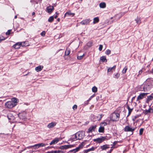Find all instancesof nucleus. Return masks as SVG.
Returning <instances> with one entry per match:
<instances>
[{
	"label": "nucleus",
	"instance_id": "nucleus-40",
	"mask_svg": "<svg viewBox=\"0 0 153 153\" xmlns=\"http://www.w3.org/2000/svg\"><path fill=\"white\" fill-rule=\"evenodd\" d=\"M84 56H85V54L84 53V54H83L82 55H81L80 56H77V59L79 60L81 59H82V58Z\"/></svg>",
	"mask_w": 153,
	"mask_h": 153
},
{
	"label": "nucleus",
	"instance_id": "nucleus-44",
	"mask_svg": "<svg viewBox=\"0 0 153 153\" xmlns=\"http://www.w3.org/2000/svg\"><path fill=\"white\" fill-rule=\"evenodd\" d=\"M111 53V51L109 49H107L106 50L105 53L107 55H109Z\"/></svg>",
	"mask_w": 153,
	"mask_h": 153
},
{
	"label": "nucleus",
	"instance_id": "nucleus-62",
	"mask_svg": "<svg viewBox=\"0 0 153 153\" xmlns=\"http://www.w3.org/2000/svg\"><path fill=\"white\" fill-rule=\"evenodd\" d=\"M91 98H89L88 100H88V101L89 102V101H90V100H91Z\"/></svg>",
	"mask_w": 153,
	"mask_h": 153
},
{
	"label": "nucleus",
	"instance_id": "nucleus-6",
	"mask_svg": "<svg viewBox=\"0 0 153 153\" xmlns=\"http://www.w3.org/2000/svg\"><path fill=\"white\" fill-rule=\"evenodd\" d=\"M46 145V144L43 143H41L36 144L33 146H30L28 147V148H33L34 149H37L41 147L45 146Z\"/></svg>",
	"mask_w": 153,
	"mask_h": 153
},
{
	"label": "nucleus",
	"instance_id": "nucleus-47",
	"mask_svg": "<svg viewBox=\"0 0 153 153\" xmlns=\"http://www.w3.org/2000/svg\"><path fill=\"white\" fill-rule=\"evenodd\" d=\"M103 48L102 45H99V50L100 51H101L102 50Z\"/></svg>",
	"mask_w": 153,
	"mask_h": 153
},
{
	"label": "nucleus",
	"instance_id": "nucleus-21",
	"mask_svg": "<svg viewBox=\"0 0 153 153\" xmlns=\"http://www.w3.org/2000/svg\"><path fill=\"white\" fill-rule=\"evenodd\" d=\"M116 68V66L114 65L112 67L109 68L107 70L108 74H110V72L112 70H114Z\"/></svg>",
	"mask_w": 153,
	"mask_h": 153
},
{
	"label": "nucleus",
	"instance_id": "nucleus-46",
	"mask_svg": "<svg viewBox=\"0 0 153 153\" xmlns=\"http://www.w3.org/2000/svg\"><path fill=\"white\" fill-rule=\"evenodd\" d=\"M73 109L74 110H75L77 109V105H74L72 107Z\"/></svg>",
	"mask_w": 153,
	"mask_h": 153
},
{
	"label": "nucleus",
	"instance_id": "nucleus-17",
	"mask_svg": "<svg viewBox=\"0 0 153 153\" xmlns=\"http://www.w3.org/2000/svg\"><path fill=\"white\" fill-rule=\"evenodd\" d=\"M72 146V145H64L60 146L59 148L61 149H67L69 148H71Z\"/></svg>",
	"mask_w": 153,
	"mask_h": 153
},
{
	"label": "nucleus",
	"instance_id": "nucleus-45",
	"mask_svg": "<svg viewBox=\"0 0 153 153\" xmlns=\"http://www.w3.org/2000/svg\"><path fill=\"white\" fill-rule=\"evenodd\" d=\"M5 39V38L2 36H0V42H1L2 41L4 40Z\"/></svg>",
	"mask_w": 153,
	"mask_h": 153
},
{
	"label": "nucleus",
	"instance_id": "nucleus-55",
	"mask_svg": "<svg viewBox=\"0 0 153 153\" xmlns=\"http://www.w3.org/2000/svg\"><path fill=\"white\" fill-rule=\"evenodd\" d=\"M102 123L103 124L104 126H106L107 125V123L105 122H104V123Z\"/></svg>",
	"mask_w": 153,
	"mask_h": 153
},
{
	"label": "nucleus",
	"instance_id": "nucleus-2",
	"mask_svg": "<svg viewBox=\"0 0 153 153\" xmlns=\"http://www.w3.org/2000/svg\"><path fill=\"white\" fill-rule=\"evenodd\" d=\"M85 132L83 131H79L75 134V137H77L78 140H81L85 136Z\"/></svg>",
	"mask_w": 153,
	"mask_h": 153
},
{
	"label": "nucleus",
	"instance_id": "nucleus-32",
	"mask_svg": "<svg viewBox=\"0 0 153 153\" xmlns=\"http://www.w3.org/2000/svg\"><path fill=\"white\" fill-rule=\"evenodd\" d=\"M93 23L94 24L98 23L99 21V19L98 17H95L93 19Z\"/></svg>",
	"mask_w": 153,
	"mask_h": 153
},
{
	"label": "nucleus",
	"instance_id": "nucleus-60",
	"mask_svg": "<svg viewBox=\"0 0 153 153\" xmlns=\"http://www.w3.org/2000/svg\"><path fill=\"white\" fill-rule=\"evenodd\" d=\"M135 97H134L132 98V100H134L135 98Z\"/></svg>",
	"mask_w": 153,
	"mask_h": 153
},
{
	"label": "nucleus",
	"instance_id": "nucleus-23",
	"mask_svg": "<svg viewBox=\"0 0 153 153\" xmlns=\"http://www.w3.org/2000/svg\"><path fill=\"white\" fill-rule=\"evenodd\" d=\"M43 68V66L39 65L36 67L35 70L37 72H39L41 71Z\"/></svg>",
	"mask_w": 153,
	"mask_h": 153
},
{
	"label": "nucleus",
	"instance_id": "nucleus-26",
	"mask_svg": "<svg viewBox=\"0 0 153 153\" xmlns=\"http://www.w3.org/2000/svg\"><path fill=\"white\" fill-rule=\"evenodd\" d=\"M127 108L128 110V115L127 116V117H128L131 114L132 111L133 109V108H130L129 106L128 105H127Z\"/></svg>",
	"mask_w": 153,
	"mask_h": 153
},
{
	"label": "nucleus",
	"instance_id": "nucleus-37",
	"mask_svg": "<svg viewBox=\"0 0 153 153\" xmlns=\"http://www.w3.org/2000/svg\"><path fill=\"white\" fill-rule=\"evenodd\" d=\"M53 19H54V17L53 16H51L48 19V21L49 22H52L53 21Z\"/></svg>",
	"mask_w": 153,
	"mask_h": 153
},
{
	"label": "nucleus",
	"instance_id": "nucleus-53",
	"mask_svg": "<svg viewBox=\"0 0 153 153\" xmlns=\"http://www.w3.org/2000/svg\"><path fill=\"white\" fill-rule=\"evenodd\" d=\"M117 142H118L117 141H115L113 143V144H111V145H113V146H115V145L117 143Z\"/></svg>",
	"mask_w": 153,
	"mask_h": 153
},
{
	"label": "nucleus",
	"instance_id": "nucleus-5",
	"mask_svg": "<svg viewBox=\"0 0 153 153\" xmlns=\"http://www.w3.org/2000/svg\"><path fill=\"white\" fill-rule=\"evenodd\" d=\"M150 86L148 84H145L143 86L142 85L140 87V91H147L150 89Z\"/></svg>",
	"mask_w": 153,
	"mask_h": 153
},
{
	"label": "nucleus",
	"instance_id": "nucleus-15",
	"mask_svg": "<svg viewBox=\"0 0 153 153\" xmlns=\"http://www.w3.org/2000/svg\"><path fill=\"white\" fill-rule=\"evenodd\" d=\"M7 117L10 122L13 121L15 119V117L11 114H8Z\"/></svg>",
	"mask_w": 153,
	"mask_h": 153
},
{
	"label": "nucleus",
	"instance_id": "nucleus-36",
	"mask_svg": "<svg viewBox=\"0 0 153 153\" xmlns=\"http://www.w3.org/2000/svg\"><path fill=\"white\" fill-rule=\"evenodd\" d=\"M92 91L93 92H97V87H96L95 86H94L93 87V88L92 89Z\"/></svg>",
	"mask_w": 153,
	"mask_h": 153
},
{
	"label": "nucleus",
	"instance_id": "nucleus-50",
	"mask_svg": "<svg viewBox=\"0 0 153 153\" xmlns=\"http://www.w3.org/2000/svg\"><path fill=\"white\" fill-rule=\"evenodd\" d=\"M41 35L43 36H44L45 34V31H43L40 34Z\"/></svg>",
	"mask_w": 153,
	"mask_h": 153
},
{
	"label": "nucleus",
	"instance_id": "nucleus-28",
	"mask_svg": "<svg viewBox=\"0 0 153 153\" xmlns=\"http://www.w3.org/2000/svg\"><path fill=\"white\" fill-rule=\"evenodd\" d=\"M99 6L101 8H105L106 6V4L104 2L100 3Z\"/></svg>",
	"mask_w": 153,
	"mask_h": 153
},
{
	"label": "nucleus",
	"instance_id": "nucleus-9",
	"mask_svg": "<svg viewBox=\"0 0 153 153\" xmlns=\"http://www.w3.org/2000/svg\"><path fill=\"white\" fill-rule=\"evenodd\" d=\"M97 126L96 125L91 126L88 129V131H87V133H90L93 131H94L96 128Z\"/></svg>",
	"mask_w": 153,
	"mask_h": 153
},
{
	"label": "nucleus",
	"instance_id": "nucleus-38",
	"mask_svg": "<svg viewBox=\"0 0 153 153\" xmlns=\"http://www.w3.org/2000/svg\"><path fill=\"white\" fill-rule=\"evenodd\" d=\"M127 69V66H125L122 71V73L123 74L126 73Z\"/></svg>",
	"mask_w": 153,
	"mask_h": 153
},
{
	"label": "nucleus",
	"instance_id": "nucleus-7",
	"mask_svg": "<svg viewBox=\"0 0 153 153\" xmlns=\"http://www.w3.org/2000/svg\"><path fill=\"white\" fill-rule=\"evenodd\" d=\"M18 117L20 119L22 120L25 119L26 117V112L23 111L19 113L18 114Z\"/></svg>",
	"mask_w": 153,
	"mask_h": 153
},
{
	"label": "nucleus",
	"instance_id": "nucleus-30",
	"mask_svg": "<svg viewBox=\"0 0 153 153\" xmlns=\"http://www.w3.org/2000/svg\"><path fill=\"white\" fill-rule=\"evenodd\" d=\"M100 60H101L102 62H106L107 61L106 56H105L101 57L100 58Z\"/></svg>",
	"mask_w": 153,
	"mask_h": 153
},
{
	"label": "nucleus",
	"instance_id": "nucleus-42",
	"mask_svg": "<svg viewBox=\"0 0 153 153\" xmlns=\"http://www.w3.org/2000/svg\"><path fill=\"white\" fill-rule=\"evenodd\" d=\"M94 149H95V148L94 147H92L91 148L87 149L86 150V151L87 152H89L90 151H94Z\"/></svg>",
	"mask_w": 153,
	"mask_h": 153
},
{
	"label": "nucleus",
	"instance_id": "nucleus-51",
	"mask_svg": "<svg viewBox=\"0 0 153 153\" xmlns=\"http://www.w3.org/2000/svg\"><path fill=\"white\" fill-rule=\"evenodd\" d=\"M89 102L87 100L86 101L84 104V105L85 106L88 105L89 103Z\"/></svg>",
	"mask_w": 153,
	"mask_h": 153
},
{
	"label": "nucleus",
	"instance_id": "nucleus-31",
	"mask_svg": "<svg viewBox=\"0 0 153 153\" xmlns=\"http://www.w3.org/2000/svg\"><path fill=\"white\" fill-rule=\"evenodd\" d=\"M135 20L137 24L140 25L141 23V20L140 18L137 17V19H135Z\"/></svg>",
	"mask_w": 153,
	"mask_h": 153
},
{
	"label": "nucleus",
	"instance_id": "nucleus-63",
	"mask_svg": "<svg viewBox=\"0 0 153 153\" xmlns=\"http://www.w3.org/2000/svg\"><path fill=\"white\" fill-rule=\"evenodd\" d=\"M56 14H59V13L57 12H56Z\"/></svg>",
	"mask_w": 153,
	"mask_h": 153
},
{
	"label": "nucleus",
	"instance_id": "nucleus-8",
	"mask_svg": "<svg viewBox=\"0 0 153 153\" xmlns=\"http://www.w3.org/2000/svg\"><path fill=\"white\" fill-rule=\"evenodd\" d=\"M135 128L132 127H131L128 126H126L124 128V130L125 132H133Z\"/></svg>",
	"mask_w": 153,
	"mask_h": 153
},
{
	"label": "nucleus",
	"instance_id": "nucleus-33",
	"mask_svg": "<svg viewBox=\"0 0 153 153\" xmlns=\"http://www.w3.org/2000/svg\"><path fill=\"white\" fill-rule=\"evenodd\" d=\"M71 52L70 49H66L65 52V55L68 56L70 53Z\"/></svg>",
	"mask_w": 153,
	"mask_h": 153
},
{
	"label": "nucleus",
	"instance_id": "nucleus-25",
	"mask_svg": "<svg viewBox=\"0 0 153 153\" xmlns=\"http://www.w3.org/2000/svg\"><path fill=\"white\" fill-rule=\"evenodd\" d=\"M102 138L103 139L104 141L105 140H107L108 139H109L111 138V137L110 134H107L105 136L103 137L102 136Z\"/></svg>",
	"mask_w": 153,
	"mask_h": 153
},
{
	"label": "nucleus",
	"instance_id": "nucleus-16",
	"mask_svg": "<svg viewBox=\"0 0 153 153\" xmlns=\"http://www.w3.org/2000/svg\"><path fill=\"white\" fill-rule=\"evenodd\" d=\"M144 113L145 114H147L148 113H153V109L150 106L149 109L148 110H146L144 111Z\"/></svg>",
	"mask_w": 153,
	"mask_h": 153
},
{
	"label": "nucleus",
	"instance_id": "nucleus-57",
	"mask_svg": "<svg viewBox=\"0 0 153 153\" xmlns=\"http://www.w3.org/2000/svg\"><path fill=\"white\" fill-rule=\"evenodd\" d=\"M35 13L34 12H33L32 13V15H34L35 14Z\"/></svg>",
	"mask_w": 153,
	"mask_h": 153
},
{
	"label": "nucleus",
	"instance_id": "nucleus-41",
	"mask_svg": "<svg viewBox=\"0 0 153 153\" xmlns=\"http://www.w3.org/2000/svg\"><path fill=\"white\" fill-rule=\"evenodd\" d=\"M144 129L143 128H141L140 130L139 131V134L140 135H142L143 134V131Z\"/></svg>",
	"mask_w": 153,
	"mask_h": 153
},
{
	"label": "nucleus",
	"instance_id": "nucleus-14",
	"mask_svg": "<svg viewBox=\"0 0 153 153\" xmlns=\"http://www.w3.org/2000/svg\"><path fill=\"white\" fill-rule=\"evenodd\" d=\"M82 147L83 146L82 145H79L78 147H76V149L71 150V151L73 153H75L79 151L80 149L82 148Z\"/></svg>",
	"mask_w": 153,
	"mask_h": 153
},
{
	"label": "nucleus",
	"instance_id": "nucleus-13",
	"mask_svg": "<svg viewBox=\"0 0 153 153\" xmlns=\"http://www.w3.org/2000/svg\"><path fill=\"white\" fill-rule=\"evenodd\" d=\"M148 94L147 93H141L137 97V100L138 101L139 100L142 99L144 97V96L147 95Z\"/></svg>",
	"mask_w": 153,
	"mask_h": 153
},
{
	"label": "nucleus",
	"instance_id": "nucleus-52",
	"mask_svg": "<svg viewBox=\"0 0 153 153\" xmlns=\"http://www.w3.org/2000/svg\"><path fill=\"white\" fill-rule=\"evenodd\" d=\"M140 116V115H136L134 117V118H135V119H137Z\"/></svg>",
	"mask_w": 153,
	"mask_h": 153
},
{
	"label": "nucleus",
	"instance_id": "nucleus-39",
	"mask_svg": "<svg viewBox=\"0 0 153 153\" xmlns=\"http://www.w3.org/2000/svg\"><path fill=\"white\" fill-rule=\"evenodd\" d=\"M153 98V97L151 95H150L147 97V100L148 101H150L152 100Z\"/></svg>",
	"mask_w": 153,
	"mask_h": 153
},
{
	"label": "nucleus",
	"instance_id": "nucleus-58",
	"mask_svg": "<svg viewBox=\"0 0 153 153\" xmlns=\"http://www.w3.org/2000/svg\"><path fill=\"white\" fill-rule=\"evenodd\" d=\"M57 15H56L54 16V18L55 19H56L57 18Z\"/></svg>",
	"mask_w": 153,
	"mask_h": 153
},
{
	"label": "nucleus",
	"instance_id": "nucleus-29",
	"mask_svg": "<svg viewBox=\"0 0 153 153\" xmlns=\"http://www.w3.org/2000/svg\"><path fill=\"white\" fill-rule=\"evenodd\" d=\"M104 127L100 126L99 129L98 131L100 133H103L104 131Z\"/></svg>",
	"mask_w": 153,
	"mask_h": 153
},
{
	"label": "nucleus",
	"instance_id": "nucleus-11",
	"mask_svg": "<svg viewBox=\"0 0 153 153\" xmlns=\"http://www.w3.org/2000/svg\"><path fill=\"white\" fill-rule=\"evenodd\" d=\"M60 140V138H55L50 143V145H51L55 144L57 143Z\"/></svg>",
	"mask_w": 153,
	"mask_h": 153
},
{
	"label": "nucleus",
	"instance_id": "nucleus-54",
	"mask_svg": "<svg viewBox=\"0 0 153 153\" xmlns=\"http://www.w3.org/2000/svg\"><path fill=\"white\" fill-rule=\"evenodd\" d=\"M142 73V70H140L138 72V75L141 74Z\"/></svg>",
	"mask_w": 153,
	"mask_h": 153
},
{
	"label": "nucleus",
	"instance_id": "nucleus-10",
	"mask_svg": "<svg viewBox=\"0 0 153 153\" xmlns=\"http://www.w3.org/2000/svg\"><path fill=\"white\" fill-rule=\"evenodd\" d=\"M110 148V145L107 144L101 146H100V149L102 151H106L107 149Z\"/></svg>",
	"mask_w": 153,
	"mask_h": 153
},
{
	"label": "nucleus",
	"instance_id": "nucleus-22",
	"mask_svg": "<svg viewBox=\"0 0 153 153\" xmlns=\"http://www.w3.org/2000/svg\"><path fill=\"white\" fill-rule=\"evenodd\" d=\"M74 13H71V11H69L65 13L64 15V17L71 16H74Z\"/></svg>",
	"mask_w": 153,
	"mask_h": 153
},
{
	"label": "nucleus",
	"instance_id": "nucleus-18",
	"mask_svg": "<svg viewBox=\"0 0 153 153\" xmlns=\"http://www.w3.org/2000/svg\"><path fill=\"white\" fill-rule=\"evenodd\" d=\"M90 22V20L89 19H87L83 20L80 23L82 25H87Z\"/></svg>",
	"mask_w": 153,
	"mask_h": 153
},
{
	"label": "nucleus",
	"instance_id": "nucleus-35",
	"mask_svg": "<svg viewBox=\"0 0 153 153\" xmlns=\"http://www.w3.org/2000/svg\"><path fill=\"white\" fill-rule=\"evenodd\" d=\"M111 146H112L111 147L110 150L109 151H107L106 152V153H111L113 151V149L115 148L114 146H113V145Z\"/></svg>",
	"mask_w": 153,
	"mask_h": 153
},
{
	"label": "nucleus",
	"instance_id": "nucleus-20",
	"mask_svg": "<svg viewBox=\"0 0 153 153\" xmlns=\"http://www.w3.org/2000/svg\"><path fill=\"white\" fill-rule=\"evenodd\" d=\"M78 138H77V137H75V134L72 135L71 137L70 138V139L69 140V141H75L76 140H77Z\"/></svg>",
	"mask_w": 153,
	"mask_h": 153
},
{
	"label": "nucleus",
	"instance_id": "nucleus-61",
	"mask_svg": "<svg viewBox=\"0 0 153 153\" xmlns=\"http://www.w3.org/2000/svg\"><path fill=\"white\" fill-rule=\"evenodd\" d=\"M80 1L79 2V1H78V2H79V3H81L82 1V0H80Z\"/></svg>",
	"mask_w": 153,
	"mask_h": 153
},
{
	"label": "nucleus",
	"instance_id": "nucleus-3",
	"mask_svg": "<svg viewBox=\"0 0 153 153\" xmlns=\"http://www.w3.org/2000/svg\"><path fill=\"white\" fill-rule=\"evenodd\" d=\"M27 43V42H17L14 45L13 47L16 49L19 48L20 47L22 46H26L28 45H27L25 43Z\"/></svg>",
	"mask_w": 153,
	"mask_h": 153
},
{
	"label": "nucleus",
	"instance_id": "nucleus-56",
	"mask_svg": "<svg viewBox=\"0 0 153 153\" xmlns=\"http://www.w3.org/2000/svg\"><path fill=\"white\" fill-rule=\"evenodd\" d=\"M136 119H135V118H134V117H133V118H132V120H133L134 121H135V120Z\"/></svg>",
	"mask_w": 153,
	"mask_h": 153
},
{
	"label": "nucleus",
	"instance_id": "nucleus-19",
	"mask_svg": "<svg viewBox=\"0 0 153 153\" xmlns=\"http://www.w3.org/2000/svg\"><path fill=\"white\" fill-rule=\"evenodd\" d=\"M56 125V123L55 122H52L49 124L47 127L49 128H51L53 127Z\"/></svg>",
	"mask_w": 153,
	"mask_h": 153
},
{
	"label": "nucleus",
	"instance_id": "nucleus-12",
	"mask_svg": "<svg viewBox=\"0 0 153 153\" xmlns=\"http://www.w3.org/2000/svg\"><path fill=\"white\" fill-rule=\"evenodd\" d=\"M93 140L94 142H96V143H102L104 141L102 138V136H101L100 137L94 139Z\"/></svg>",
	"mask_w": 153,
	"mask_h": 153
},
{
	"label": "nucleus",
	"instance_id": "nucleus-59",
	"mask_svg": "<svg viewBox=\"0 0 153 153\" xmlns=\"http://www.w3.org/2000/svg\"><path fill=\"white\" fill-rule=\"evenodd\" d=\"M60 20V19L59 18H58L57 19V20L58 22H59Z\"/></svg>",
	"mask_w": 153,
	"mask_h": 153
},
{
	"label": "nucleus",
	"instance_id": "nucleus-4",
	"mask_svg": "<svg viewBox=\"0 0 153 153\" xmlns=\"http://www.w3.org/2000/svg\"><path fill=\"white\" fill-rule=\"evenodd\" d=\"M15 102H13L9 101L5 103L4 105L6 108H10L15 106Z\"/></svg>",
	"mask_w": 153,
	"mask_h": 153
},
{
	"label": "nucleus",
	"instance_id": "nucleus-43",
	"mask_svg": "<svg viewBox=\"0 0 153 153\" xmlns=\"http://www.w3.org/2000/svg\"><path fill=\"white\" fill-rule=\"evenodd\" d=\"M11 102H15V106L16 105V103L17 102V99L16 98H13L12 99V101H11Z\"/></svg>",
	"mask_w": 153,
	"mask_h": 153
},
{
	"label": "nucleus",
	"instance_id": "nucleus-34",
	"mask_svg": "<svg viewBox=\"0 0 153 153\" xmlns=\"http://www.w3.org/2000/svg\"><path fill=\"white\" fill-rule=\"evenodd\" d=\"M93 44V41H90L87 43V45L88 47H90L92 46Z\"/></svg>",
	"mask_w": 153,
	"mask_h": 153
},
{
	"label": "nucleus",
	"instance_id": "nucleus-49",
	"mask_svg": "<svg viewBox=\"0 0 153 153\" xmlns=\"http://www.w3.org/2000/svg\"><path fill=\"white\" fill-rule=\"evenodd\" d=\"M11 31V30H9L6 33V34L7 35H9L10 34V32Z\"/></svg>",
	"mask_w": 153,
	"mask_h": 153
},
{
	"label": "nucleus",
	"instance_id": "nucleus-64",
	"mask_svg": "<svg viewBox=\"0 0 153 153\" xmlns=\"http://www.w3.org/2000/svg\"><path fill=\"white\" fill-rule=\"evenodd\" d=\"M17 16H15V17H14V18H15V19H16V18H17Z\"/></svg>",
	"mask_w": 153,
	"mask_h": 153
},
{
	"label": "nucleus",
	"instance_id": "nucleus-24",
	"mask_svg": "<svg viewBox=\"0 0 153 153\" xmlns=\"http://www.w3.org/2000/svg\"><path fill=\"white\" fill-rule=\"evenodd\" d=\"M48 153H63V152L61 150H54L48 151Z\"/></svg>",
	"mask_w": 153,
	"mask_h": 153
},
{
	"label": "nucleus",
	"instance_id": "nucleus-1",
	"mask_svg": "<svg viewBox=\"0 0 153 153\" xmlns=\"http://www.w3.org/2000/svg\"><path fill=\"white\" fill-rule=\"evenodd\" d=\"M120 117V114L118 113L114 112L110 116V120L113 122L118 121Z\"/></svg>",
	"mask_w": 153,
	"mask_h": 153
},
{
	"label": "nucleus",
	"instance_id": "nucleus-48",
	"mask_svg": "<svg viewBox=\"0 0 153 153\" xmlns=\"http://www.w3.org/2000/svg\"><path fill=\"white\" fill-rule=\"evenodd\" d=\"M120 74L119 73H117L115 75L114 77L116 78H118L120 76Z\"/></svg>",
	"mask_w": 153,
	"mask_h": 153
},
{
	"label": "nucleus",
	"instance_id": "nucleus-27",
	"mask_svg": "<svg viewBox=\"0 0 153 153\" xmlns=\"http://www.w3.org/2000/svg\"><path fill=\"white\" fill-rule=\"evenodd\" d=\"M53 9V6H50L48 7H47V10L48 13L51 12L52 11Z\"/></svg>",
	"mask_w": 153,
	"mask_h": 153
}]
</instances>
